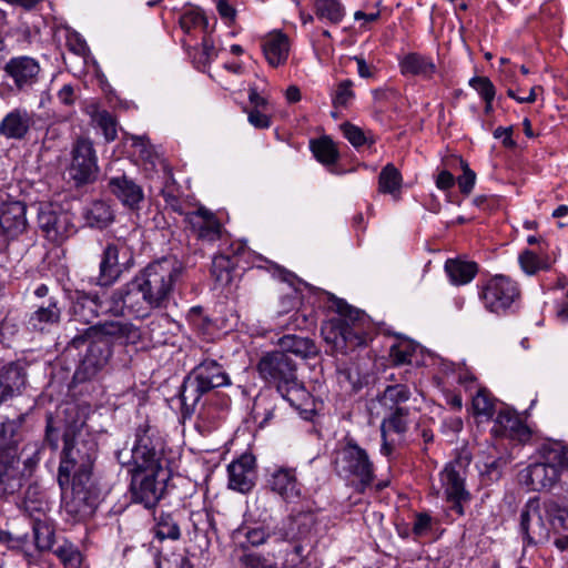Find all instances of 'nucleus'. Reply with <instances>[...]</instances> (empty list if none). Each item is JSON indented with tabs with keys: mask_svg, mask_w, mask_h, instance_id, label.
<instances>
[{
	"mask_svg": "<svg viewBox=\"0 0 568 568\" xmlns=\"http://www.w3.org/2000/svg\"><path fill=\"white\" fill-rule=\"evenodd\" d=\"M116 457L123 466L133 465L131 490L134 500L146 508L154 507L164 493L169 473L162 465L161 452L150 435V427L141 425L136 428L130 459L123 452Z\"/></svg>",
	"mask_w": 568,
	"mask_h": 568,
	"instance_id": "f257e3e1",
	"label": "nucleus"
},
{
	"mask_svg": "<svg viewBox=\"0 0 568 568\" xmlns=\"http://www.w3.org/2000/svg\"><path fill=\"white\" fill-rule=\"evenodd\" d=\"M338 317L325 322L321 333L333 353L347 354L366 345L368 321L365 314L339 302Z\"/></svg>",
	"mask_w": 568,
	"mask_h": 568,
	"instance_id": "f03ea898",
	"label": "nucleus"
},
{
	"mask_svg": "<svg viewBox=\"0 0 568 568\" xmlns=\"http://www.w3.org/2000/svg\"><path fill=\"white\" fill-rule=\"evenodd\" d=\"M520 529L529 545L546 544L568 531V510L554 500H529L520 516Z\"/></svg>",
	"mask_w": 568,
	"mask_h": 568,
	"instance_id": "7ed1b4c3",
	"label": "nucleus"
},
{
	"mask_svg": "<svg viewBox=\"0 0 568 568\" xmlns=\"http://www.w3.org/2000/svg\"><path fill=\"white\" fill-rule=\"evenodd\" d=\"M257 372L292 406L298 408L310 400L311 395L298 381L296 365L287 354L278 351L265 354L257 363Z\"/></svg>",
	"mask_w": 568,
	"mask_h": 568,
	"instance_id": "20e7f679",
	"label": "nucleus"
},
{
	"mask_svg": "<svg viewBox=\"0 0 568 568\" xmlns=\"http://www.w3.org/2000/svg\"><path fill=\"white\" fill-rule=\"evenodd\" d=\"M124 331V324L109 321L91 325L84 329L83 334L74 336L71 339V345L74 347H80L85 341L92 339L75 372V377L80 381L94 377L108 364L111 356V347L104 337L121 336Z\"/></svg>",
	"mask_w": 568,
	"mask_h": 568,
	"instance_id": "39448f33",
	"label": "nucleus"
},
{
	"mask_svg": "<svg viewBox=\"0 0 568 568\" xmlns=\"http://www.w3.org/2000/svg\"><path fill=\"white\" fill-rule=\"evenodd\" d=\"M184 272L183 263L175 256H166L149 263L135 278L158 310L166 308L176 284Z\"/></svg>",
	"mask_w": 568,
	"mask_h": 568,
	"instance_id": "423d86ee",
	"label": "nucleus"
},
{
	"mask_svg": "<svg viewBox=\"0 0 568 568\" xmlns=\"http://www.w3.org/2000/svg\"><path fill=\"white\" fill-rule=\"evenodd\" d=\"M97 455V443L91 437L83 438L81 434L73 439L64 435V447L58 473V483L61 488L69 485L71 479L83 484L91 476L92 466Z\"/></svg>",
	"mask_w": 568,
	"mask_h": 568,
	"instance_id": "0eeeda50",
	"label": "nucleus"
},
{
	"mask_svg": "<svg viewBox=\"0 0 568 568\" xmlns=\"http://www.w3.org/2000/svg\"><path fill=\"white\" fill-rule=\"evenodd\" d=\"M564 452L559 443L542 445L538 452V459L530 463L519 471V480L529 490L549 491L561 479Z\"/></svg>",
	"mask_w": 568,
	"mask_h": 568,
	"instance_id": "6e6552de",
	"label": "nucleus"
},
{
	"mask_svg": "<svg viewBox=\"0 0 568 568\" xmlns=\"http://www.w3.org/2000/svg\"><path fill=\"white\" fill-rule=\"evenodd\" d=\"M230 384V376L223 366L216 361L205 359L183 382L180 393L182 406L193 412L204 394Z\"/></svg>",
	"mask_w": 568,
	"mask_h": 568,
	"instance_id": "1a4fd4ad",
	"label": "nucleus"
},
{
	"mask_svg": "<svg viewBox=\"0 0 568 568\" xmlns=\"http://www.w3.org/2000/svg\"><path fill=\"white\" fill-rule=\"evenodd\" d=\"M334 468L341 477L356 480L359 491L374 480V464L368 453L353 439L336 450Z\"/></svg>",
	"mask_w": 568,
	"mask_h": 568,
	"instance_id": "9d476101",
	"label": "nucleus"
},
{
	"mask_svg": "<svg viewBox=\"0 0 568 568\" xmlns=\"http://www.w3.org/2000/svg\"><path fill=\"white\" fill-rule=\"evenodd\" d=\"M105 310L114 316L145 318L158 307L151 302V298L134 276L130 282L111 293Z\"/></svg>",
	"mask_w": 568,
	"mask_h": 568,
	"instance_id": "9b49d317",
	"label": "nucleus"
},
{
	"mask_svg": "<svg viewBox=\"0 0 568 568\" xmlns=\"http://www.w3.org/2000/svg\"><path fill=\"white\" fill-rule=\"evenodd\" d=\"M133 263V252L125 241L119 239L108 243L101 255L98 284L111 286Z\"/></svg>",
	"mask_w": 568,
	"mask_h": 568,
	"instance_id": "f8f14e48",
	"label": "nucleus"
},
{
	"mask_svg": "<svg viewBox=\"0 0 568 568\" xmlns=\"http://www.w3.org/2000/svg\"><path fill=\"white\" fill-rule=\"evenodd\" d=\"M519 295L517 284L504 275L490 278L480 292L485 307L496 314L508 310L519 298Z\"/></svg>",
	"mask_w": 568,
	"mask_h": 568,
	"instance_id": "ddd939ff",
	"label": "nucleus"
},
{
	"mask_svg": "<svg viewBox=\"0 0 568 568\" xmlns=\"http://www.w3.org/2000/svg\"><path fill=\"white\" fill-rule=\"evenodd\" d=\"M38 223L45 237L54 243L63 242L75 232L71 214L52 203L40 206Z\"/></svg>",
	"mask_w": 568,
	"mask_h": 568,
	"instance_id": "4468645a",
	"label": "nucleus"
},
{
	"mask_svg": "<svg viewBox=\"0 0 568 568\" xmlns=\"http://www.w3.org/2000/svg\"><path fill=\"white\" fill-rule=\"evenodd\" d=\"M465 471L460 463H449L439 473L440 488L436 495L445 497L454 504V509L462 515L464 501L469 500L470 495L465 488Z\"/></svg>",
	"mask_w": 568,
	"mask_h": 568,
	"instance_id": "2eb2a0df",
	"label": "nucleus"
},
{
	"mask_svg": "<svg viewBox=\"0 0 568 568\" xmlns=\"http://www.w3.org/2000/svg\"><path fill=\"white\" fill-rule=\"evenodd\" d=\"M71 154L70 176L78 184H84L93 180L98 171L93 143L89 139L80 138L73 144Z\"/></svg>",
	"mask_w": 568,
	"mask_h": 568,
	"instance_id": "dca6fc26",
	"label": "nucleus"
},
{
	"mask_svg": "<svg viewBox=\"0 0 568 568\" xmlns=\"http://www.w3.org/2000/svg\"><path fill=\"white\" fill-rule=\"evenodd\" d=\"M267 487L285 501H296L302 496L303 485L295 467L274 465L267 469Z\"/></svg>",
	"mask_w": 568,
	"mask_h": 568,
	"instance_id": "f3484780",
	"label": "nucleus"
},
{
	"mask_svg": "<svg viewBox=\"0 0 568 568\" xmlns=\"http://www.w3.org/2000/svg\"><path fill=\"white\" fill-rule=\"evenodd\" d=\"M108 300L101 301L97 293L75 291L70 295V317L74 322L91 324L99 315L110 314Z\"/></svg>",
	"mask_w": 568,
	"mask_h": 568,
	"instance_id": "a211bd4d",
	"label": "nucleus"
},
{
	"mask_svg": "<svg viewBox=\"0 0 568 568\" xmlns=\"http://www.w3.org/2000/svg\"><path fill=\"white\" fill-rule=\"evenodd\" d=\"M3 71L12 79L17 91L24 92L38 83L41 67L34 58L19 55L9 59L3 67Z\"/></svg>",
	"mask_w": 568,
	"mask_h": 568,
	"instance_id": "6ab92c4d",
	"label": "nucleus"
},
{
	"mask_svg": "<svg viewBox=\"0 0 568 568\" xmlns=\"http://www.w3.org/2000/svg\"><path fill=\"white\" fill-rule=\"evenodd\" d=\"M24 469L20 455L12 452L0 453V499L18 493L24 484Z\"/></svg>",
	"mask_w": 568,
	"mask_h": 568,
	"instance_id": "aec40b11",
	"label": "nucleus"
},
{
	"mask_svg": "<svg viewBox=\"0 0 568 568\" xmlns=\"http://www.w3.org/2000/svg\"><path fill=\"white\" fill-rule=\"evenodd\" d=\"M185 221L196 239L203 242L214 243L223 235L224 229L222 223L212 211L204 206L185 213Z\"/></svg>",
	"mask_w": 568,
	"mask_h": 568,
	"instance_id": "412c9836",
	"label": "nucleus"
},
{
	"mask_svg": "<svg viewBox=\"0 0 568 568\" xmlns=\"http://www.w3.org/2000/svg\"><path fill=\"white\" fill-rule=\"evenodd\" d=\"M229 487L240 493H248L255 485V457L243 454L227 466Z\"/></svg>",
	"mask_w": 568,
	"mask_h": 568,
	"instance_id": "4be33fe9",
	"label": "nucleus"
},
{
	"mask_svg": "<svg viewBox=\"0 0 568 568\" xmlns=\"http://www.w3.org/2000/svg\"><path fill=\"white\" fill-rule=\"evenodd\" d=\"M27 373L20 362H8L0 367V405L22 394Z\"/></svg>",
	"mask_w": 568,
	"mask_h": 568,
	"instance_id": "5701e85b",
	"label": "nucleus"
},
{
	"mask_svg": "<svg viewBox=\"0 0 568 568\" xmlns=\"http://www.w3.org/2000/svg\"><path fill=\"white\" fill-rule=\"evenodd\" d=\"M62 317V307L54 296L42 302L36 310L29 314L27 327L32 332H48L52 326L60 324Z\"/></svg>",
	"mask_w": 568,
	"mask_h": 568,
	"instance_id": "b1692460",
	"label": "nucleus"
},
{
	"mask_svg": "<svg viewBox=\"0 0 568 568\" xmlns=\"http://www.w3.org/2000/svg\"><path fill=\"white\" fill-rule=\"evenodd\" d=\"M27 206L20 201L6 202L0 206V229L8 239H16L28 226Z\"/></svg>",
	"mask_w": 568,
	"mask_h": 568,
	"instance_id": "393cba45",
	"label": "nucleus"
},
{
	"mask_svg": "<svg viewBox=\"0 0 568 568\" xmlns=\"http://www.w3.org/2000/svg\"><path fill=\"white\" fill-rule=\"evenodd\" d=\"M493 433L496 436L509 437L525 443L530 438V430L523 423L516 412L505 408L500 409L495 419Z\"/></svg>",
	"mask_w": 568,
	"mask_h": 568,
	"instance_id": "a878e982",
	"label": "nucleus"
},
{
	"mask_svg": "<svg viewBox=\"0 0 568 568\" xmlns=\"http://www.w3.org/2000/svg\"><path fill=\"white\" fill-rule=\"evenodd\" d=\"M110 192L126 207L135 210L144 200L143 189L125 174L109 180Z\"/></svg>",
	"mask_w": 568,
	"mask_h": 568,
	"instance_id": "bb28decb",
	"label": "nucleus"
},
{
	"mask_svg": "<svg viewBox=\"0 0 568 568\" xmlns=\"http://www.w3.org/2000/svg\"><path fill=\"white\" fill-rule=\"evenodd\" d=\"M262 50L267 63L274 68L286 63L291 50L288 37L282 31H272L262 39Z\"/></svg>",
	"mask_w": 568,
	"mask_h": 568,
	"instance_id": "cd10ccee",
	"label": "nucleus"
},
{
	"mask_svg": "<svg viewBox=\"0 0 568 568\" xmlns=\"http://www.w3.org/2000/svg\"><path fill=\"white\" fill-rule=\"evenodd\" d=\"M31 116L27 110L13 109L0 121V135L6 139L21 140L29 132Z\"/></svg>",
	"mask_w": 568,
	"mask_h": 568,
	"instance_id": "c85d7f7f",
	"label": "nucleus"
},
{
	"mask_svg": "<svg viewBox=\"0 0 568 568\" xmlns=\"http://www.w3.org/2000/svg\"><path fill=\"white\" fill-rule=\"evenodd\" d=\"M72 490L70 495L63 497V506L68 514L74 518H82L92 513V504L90 503L89 491L85 487L88 483L80 484L73 479Z\"/></svg>",
	"mask_w": 568,
	"mask_h": 568,
	"instance_id": "c756f323",
	"label": "nucleus"
},
{
	"mask_svg": "<svg viewBox=\"0 0 568 568\" xmlns=\"http://www.w3.org/2000/svg\"><path fill=\"white\" fill-rule=\"evenodd\" d=\"M400 72L404 75H416L430 79L436 72L433 60L423 54L410 52L399 60Z\"/></svg>",
	"mask_w": 568,
	"mask_h": 568,
	"instance_id": "7c9ffc66",
	"label": "nucleus"
},
{
	"mask_svg": "<svg viewBox=\"0 0 568 568\" xmlns=\"http://www.w3.org/2000/svg\"><path fill=\"white\" fill-rule=\"evenodd\" d=\"M22 440V423L19 419H7L0 424V453L12 452L20 455L19 445Z\"/></svg>",
	"mask_w": 568,
	"mask_h": 568,
	"instance_id": "2f4dec72",
	"label": "nucleus"
},
{
	"mask_svg": "<svg viewBox=\"0 0 568 568\" xmlns=\"http://www.w3.org/2000/svg\"><path fill=\"white\" fill-rule=\"evenodd\" d=\"M278 345L281 347L280 352L284 354L291 353L301 358L313 357L317 354V347L312 339L294 334L281 337Z\"/></svg>",
	"mask_w": 568,
	"mask_h": 568,
	"instance_id": "473e14b6",
	"label": "nucleus"
},
{
	"mask_svg": "<svg viewBox=\"0 0 568 568\" xmlns=\"http://www.w3.org/2000/svg\"><path fill=\"white\" fill-rule=\"evenodd\" d=\"M445 271L454 285H465L476 276L478 265L469 261L448 260L445 263Z\"/></svg>",
	"mask_w": 568,
	"mask_h": 568,
	"instance_id": "72a5a7b5",
	"label": "nucleus"
},
{
	"mask_svg": "<svg viewBox=\"0 0 568 568\" xmlns=\"http://www.w3.org/2000/svg\"><path fill=\"white\" fill-rule=\"evenodd\" d=\"M403 176L399 170L392 163L386 164L378 175V192L389 194L394 200L399 199Z\"/></svg>",
	"mask_w": 568,
	"mask_h": 568,
	"instance_id": "f704fd0d",
	"label": "nucleus"
},
{
	"mask_svg": "<svg viewBox=\"0 0 568 568\" xmlns=\"http://www.w3.org/2000/svg\"><path fill=\"white\" fill-rule=\"evenodd\" d=\"M87 113L90 115L92 122L99 129H101L108 142L114 141L116 139V121L110 112L100 109L97 103H91L87 106Z\"/></svg>",
	"mask_w": 568,
	"mask_h": 568,
	"instance_id": "c9c22d12",
	"label": "nucleus"
},
{
	"mask_svg": "<svg viewBox=\"0 0 568 568\" xmlns=\"http://www.w3.org/2000/svg\"><path fill=\"white\" fill-rule=\"evenodd\" d=\"M85 223L91 227L103 229L113 220L111 206L103 201H94L83 211Z\"/></svg>",
	"mask_w": 568,
	"mask_h": 568,
	"instance_id": "e433bc0d",
	"label": "nucleus"
},
{
	"mask_svg": "<svg viewBox=\"0 0 568 568\" xmlns=\"http://www.w3.org/2000/svg\"><path fill=\"white\" fill-rule=\"evenodd\" d=\"M310 148L315 159L325 166L335 164L339 158L336 144L327 135L312 140Z\"/></svg>",
	"mask_w": 568,
	"mask_h": 568,
	"instance_id": "4c0bfd02",
	"label": "nucleus"
},
{
	"mask_svg": "<svg viewBox=\"0 0 568 568\" xmlns=\"http://www.w3.org/2000/svg\"><path fill=\"white\" fill-rule=\"evenodd\" d=\"M314 11L317 19L332 24H338L346 14L339 0H315Z\"/></svg>",
	"mask_w": 568,
	"mask_h": 568,
	"instance_id": "58836bf2",
	"label": "nucleus"
},
{
	"mask_svg": "<svg viewBox=\"0 0 568 568\" xmlns=\"http://www.w3.org/2000/svg\"><path fill=\"white\" fill-rule=\"evenodd\" d=\"M407 415L408 409L406 407H396L395 410H390L389 416L382 422V437L402 436L407 430Z\"/></svg>",
	"mask_w": 568,
	"mask_h": 568,
	"instance_id": "ea45409f",
	"label": "nucleus"
},
{
	"mask_svg": "<svg viewBox=\"0 0 568 568\" xmlns=\"http://www.w3.org/2000/svg\"><path fill=\"white\" fill-rule=\"evenodd\" d=\"M518 262L521 270L527 275H535L539 271H547L550 268L552 261L542 252H535L532 250H525L518 256Z\"/></svg>",
	"mask_w": 568,
	"mask_h": 568,
	"instance_id": "a19ab883",
	"label": "nucleus"
},
{
	"mask_svg": "<svg viewBox=\"0 0 568 568\" xmlns=\"http://www.w3.org/2000/svg\"><path fill=\"white\" fill-rule=\"evenodd\" d=\"M418 346L409 339H400L389 351V356L395 365L418 364Z\"/></svg>",
	"mask_w": 568,
	"mask_h": 568,
	"instance_id": "79ce46f5",
	"label": "nucleus"
},
{
	"mask_svg": "<svg viewBox=\"0 0 568 568\" xmlns=\"http://www.w3.org/2000/svg\"><path fill=\"white\" fill-rule=\"evenodd\" d=\"M235 263L230 256L220 254L214 256L211 274L220 286H226L233 281Z\"/></svg>",
	"mask_w": 568,
	"mask_h": 568,
	"instance_id": "37998d69",
	"label": "nucleus"
},
{
	"mask_svg": "<svg viewBox=\"0 0 568 568\" xmlns=\"http://www.w3.org/2000/svg\"><path fill=\"white\" fill-rule=\"evenodd\" d=\"M410 397V390L406 385L396 384L389 385L385 388L379 402L389 410H395L396 407H402L400 404L407 402Z\"/></svg>",
	"mask_w": 568,
	"mask_h": 568,
	"instance_id": "c03bdc74",
	"label": "nucleus"
},
{
	"mask_svg": "<svg viewBox=\"0 0 568 568\" xmlns=\"http://www.w3.org/2000/svg\"><path fill=\"white\" fill-rule=\"evenodd\" d=\"M154 534L160 540L166 538L178 540L181 536V530L179 523L171 514L162 513L155 518Z\"/></svg>",
	"mask_w": 568,
	"mask_h": 568,
	"instance_id": "a18cd8bd",
	"label": "nucleus"
},
{
	"mask_svg": "<svg viewBox=\"0 0 568 568\" xmlns=\"http://www.w3.org/2000/svg\"><path fill=\"white\" fill-rule=\"evenodd\" d=\"M246 542L251 546H260L264 544L266 540L271 539L274 542L286 544L288 540V532L280 529L278 531H274L272 534L266 532L263 527H254L248 528L244 532Z\"/></svg>",
	"mask_w": 568,
	"mask_h": 568,
	"instance_id": "49530a36",
	"label": "nucleus"
},
{
	"mask_svg": "<svg viewBox=\"0 0 568 568\" xmlns=\"http://www.w3.org/2000/svg\"><path fill=\"white\" fill-rule=\"evenodd\" d=\"M64 568H80L82 565V554L71 541L64 540L53 550Z\"/></svg>",
	"mask_w": 568,
	"mask_h": 568,
	"instance_id": "de8ad7c7",
	"label": "nucleus"
},
{
	"mask_svg": "<svg viewBox=\"0 0 568 568\" xmlns=\"http://www.w3.org/2000/svg\"><path fill=\"white\" fill-rule=\"evenodd\" d=\"M473 408L476 415L490 418L495 410L494 399L485 388H479L473 398Z\"/></svg>",
	"mask_w": 568,
	"mask_h": 568,
	"instance_id": "09e8293b",
	"label": "nucleus"
},
{
	"mask_svg": "<svg viewBox=\"0 0 568 568\" xmlns=\"http://www.w3.org/2000/svg\"><path fill=\"white\" fill-rule=\"evenodd\" d=\"M53 530L42 519L37 518L33 523V537L39 550H48L53 545Z\"/></svg>",
	"mask_w": 568,
	"mask_h": 568,
	"instance_id": "8fccbe9b",
	"label": "nucleus"
},
{
	"mask_svg": "<svg viewBox=\"0 0 568 568\" xmlns=\"http://www.w3.org/2000/svg\"><path fill=\"white\" fill-rule=\"evenodd\" d=\"M353 82L348 79L341 81L332 93L335 108H345L354 100Z\"/></svg>",
	"mask_w": 568,
	"mask_h": 568,
	"instance_id": "3c124183",
	"label": "nucleus"
},
{
	"mask_svg": "<svg viewBox=\"0 0 568 568\" xmlns=\"http://www.w3.org/2000/svg\"><path fill=\"white\" fill-rule=\"evenodd\" d=\"M180 26L185 32H191L196 27L207 29L209 22L204 13L200 9H189L180 18Z\"/></svg>",
	"mask_w": 568,
	"mask_h": 568,
	"instance_id": "603ef678",
	"label": "nucleus"
},
{
	"mask_svg": "<svg viewBox=\"0 0 568 568\" xmlns=\"http://www.w3.org/2000/svg\"><path fill=\"white\" fill-rule=\"evenodd\" d=\"M341 129L343 131L345 139H347L348 142L355 148H359L367 142L369 144H373L375 142L373 136H366L364 131L354 124L345 123L341 126Z\"/></svg>",
	"mask_w": 568,
	"mask_h": 568,
	"instance_id": "864d4df0",
	"label": "nucleus"
},
{
	"mask_svg": "<svg viewBox=\"0 0 568 568\" xmlns=\"http://www.w3.org/2000/svg\"><path fill=\"white\" fill-rule=\"evenodd\" d=\"M22 507L30 517L34 518L36 523L37 518L41 519V517L44 516V513L48 508V504L45 500H43L42 497L32 499L31 489L29 488L22 503Z\"/></svg>",
	"mask_w": 568,
	"mask_h": 568,
	"instance_id": "5fc2aeb1",
	"label": "nucleus"
},
{
	"mask_svg": "<svg viewBox=\"0 0 568 568\" xmlns=\"http://www.w3.org/2000/svg\"><path fill=\"white\" fill-rule=\"evenodd\" d=\"M469 85L480 95L483 100L495 99V85L487 77H474L469 80Z\"/></svg>",
	"mask_w": 568,
	"mask_h": 568,
	"instance_id": "6e6d98bb",
	"label": "nucleus"
},
{
	"mask_svg": "<svg viewBox=\"0 0 568 568\" xmlns=\"http://www.w3.org/2000/svg\"><path fill=\"white\" fill-rule=\"evenodd\" d=\"M433 530V518L427 513H418L414 517L412 532L415 538L429 536Z\"/></svg>",
	"mask_w": 568,
	"mask_h": 568,
	"instance_id": "4d7b16f0",
	"label": "nucleus"
},
{
	"mask_svg": "<svg viewBox=\"0 0 568 568\" xmlns=\"http://www.w3.org/2000/svg\"><path fill=\"white\" fill-rule=\"evenodd\" d=\"M217 57V50L214 45L211 37L205 36L202 40L201 52L199 57H195V61L199 65H207Z\"/></svg>",
	"mask_w": 568,
	"mask_h": 568,
	"instance_id": "13d9d810",
	"label": "nucleus"
},
{
	"mask_svg": "<svg viewBox=\"0 0 568 568\" xmlns=\"http://www.w3.org/2000/svg\"><path fill=\"white\" fill-rule=\"evenodd\" d=\"M463 174L456 180L463 194L468 195L473 191L476 183V173L470 170L468 164L462 161Z\"/></svg>",
	"mask_w": 568,
	"mask_h": 568,
	"instance_id": "bf43d9fd",
	"label": "nucleus"
},
{
	"mask_svg": "<svg viewBox=\"0 0 568 568\" xmlns=\"http://www.w3.org/2000/svg\"><path fill=\"white\" fill-rule=\"evenodd\" d=\"M301 303L300 294L296 290H292L291 293L283 295L280 301V307L278 311L280 314L288 313L290 311L297 307V305Z\"/></svg>",
	"mask_w": 568,
	"mask_h": 568,
	"instance_id": "052dcab7",
	"label": "nucleus"
},
{
	"mask_svg": "<svg viewBox=\"0 0 568 568\" xmlns=\"http://www.w3.org/2000/svg\"><path fill=\"white\" fill-rule=\"evenodd\" d=\"M248 122L256 129H267L271 126V119L260 109H253L248 112Z\"/></svg>",
	"mask_w": 568,
	"mask_h": 568,
	"instance_id": "680f3d73",
	"label": "nucleus"
},
{
	"mask_svg": "<svg viewBox=\"0 0 568 568\" xmlns=\"http://www.w3.org/2000/svg\"><path fill=\"white\" fill-rule=\"evenodd\" d=\"M353 60L356 62L357 73L361 78L369 79L374 77L376 68L373 64L367 63L361 55L354 57Z\"/></svg>",
	"mask_w": 568,
	"mask_h": 568,
	"instance_id": "e2e57ef3",
	"label": "nucleus"
},
{
	"mask_svg": "<svg viewBox=\"0 0 568 568\" xmlns=\"http://www.w3.org/2000/svg\"><path fill=\"white\" fill-rule=\"evenodd\" d=\"M337 381L341 386L349 388L351 390L356 389L357 378H354V374L348 368H341L337 371Z\"/></svg>",
	"mask_w": 568,
	"mask_h": 568,
	"instance_id": "0e129e2a",
	"label": "nucleus"
},
{
	"mask_svg": "<svg viewBox=\"0 0 568 568\" xmlns=\"http://www.w3.org/2000/svg\"><path fill=\"white\" fill-rule=\"evenodd\" d=\"M216 4V9L222 19H224L227 23H231L234 21L236 11L235 9L229 3V0H219Z\"/></svg>",
	"mask_w": 568,
	"mask_h": 568,
	"instance_id": "69168bd1",
	"label": "nucleus"
},
{
	"mask_svg": "<svg viewBox=\"0 0 568 568\" xmlns=\"http://www.w3.org/2000/svg\"><path fill=\"white\" fill-rule=\"evenodd\" d=\"M455 183L456 180L454 175L447 170L440 171L436 178V186L442 191L452 189Z\"/></svg>",
	"mask_w": 568,
	"mask_h": 568,
	"instance_id": "338daca9",
	"label": "nucleus"
},
{
	"mask_svg": "<svg viewBox=\"0 0 568 568\" xmlns=\"http://www.w3.org/2000/svg\"><path fill=\"white\" fill-rule=\"evenodd\" d=\"M45 442L52 449H57L59 446V432L52 425V417L47 420Z\"/></svg>",
	"mask_w": 568,
	"mask_h": 568,
	"instance_id": "774afa93",
	"label": "nucleus"
}]
</instances>
